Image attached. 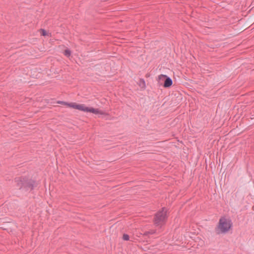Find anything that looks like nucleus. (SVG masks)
Segmentation results:
<instances>
[{
    "label": "nucleus",
    "instance_id": "3",
    "mask_svg": "<svg viewBox=\"0 0 254 254\" xmlns=\"http://www.w3.org/2000/svg\"><path fill=\"white\" fill-rule=\"evenodd\" d=\"M167 218V210L165 207L162 208L161 210L156 213L154 217V223L156 226L163 225Z\"/></svg>",
    "mask_w": 254,
    "mask_h": 254
},
{
    "label": "nucleus",
    "instance_id": "7",
    "mask_svg": "<svg viewBox=\"0 0 254 254\" xmlns=\"http://www.w3.org/2000/svg\"><path fill=\"white\" fill-rule=\"evenodd\" d=\"M77 105H78V104H77L75 103H69V107L72 108L73 109H77V107L76 106Z\"/></svg>",
    "mask_w": 254,
    "mask_h": 254
},
{
    "label": "nucleus",
    "instance_id": "9",
    "mask_svg": "<svg viewBox=\"0 0 254 254\" xmlns=\"http://www.w3.org/2000/svg\"><path fill=\"white\" fill-rule=\"evenodd\" d=\"M58 104H62V105H65V106H67L68 107H69V103H68L67 102H64V101H58Z\"/></svg>",
    "mask_w": 254,
    "mask_h": 254
},
{
    "label": "nucleus",
    "instance_id": "4",
    "mask_svg": "<svg viewBox=\"0 0 254 254\" xmlns=\"http://www.w3.org/2000/svg\"><path fill=\"white\" fill-rule=\"evenodd\" d=\"M158 80L159 81H164L163 86L165 88L170 87L173 84L172 80L166 75L160 74L158 76Z\"/></svg>",
    "mask_w": 254,
    "mask_h": 254
},
{
    "label": "nucleus",
    "instance_id": "2",
    "mask_svg": "<svg viewBox=\"0 0 254 254\" xmlns=\"http://www.w3.org/2000/svg\"><path fill=\"white\" fill-rule=\"evenodd\" d=\"M232 225L233 223L231 219L222 217L220 218L215 231L217 234H225L230 230Z\"/></svg>",
    "mask_w": 254,
    "mask_h": 254
},
{
    "label": "nucleus",
    "instance_id": "6",
    "mask_svg": "<svg viewBox=\"0 0 254 254\" xmlns=\"http://www.w3.org/2000/svg\"><path fill=\"white\" fill-rule=\"evenodd\" d=\"M64 54L67 57H69L71 55V51L68 49H66L64 50Z\"/></svg>",
    "mask_w": 254,
    "mask_h": 254
},
{
    "label": "nucleus",
    "instance_id": "11",
    "mask_svg": "<svg viewBox=\"0 0 254 254\" xmlns=\"http://www.w3.org/2000/svg\"><path fill=\"white\" fill-rule=\"evenodd\" d=\"M140 82H141V83H142L143 84V86L144 87L145 86V81L143 79H140Z\"/></svg>",
    "mask_w": 254,
    "mask_h": 254
},
{
    "label": "nucleus",
    "instance_id": "8",
    "mask_svg": "<svg viewBox=\"0 0 254 254\" xmlns=\"http://www.w3.org/2000/svg\"><path fill=\"white\" fill-rule=\"evenodd\" d=\"M123 239L125 241H128L129 240V237L127 234H124L123 236Z\"/></svg>",
    "mask_w": 254,
    "mask_h": 254
},
{
    "label": "nucleus",
    "instance_id": "1",
    "mask_svg": "<svg viewBox=\"0 0 254 254\" xmlns=\"http://www.w3.org/2000/svg\"><path fill=\"white\" fill-rule=\"evenodd\" d=\"M15 181L20 190L23 189L25 191H31L37 186L35 181L26 177L16 178Z\"/></svg>",
    "mask_w": 254,
    "mask_h": 254
},
{
    "label": "nucleus",
    "instance_id": "12",
    "mask_svg": "<svg viewBox=\"0 0 254 254\" xmlns=\"http://www.w3.org/2000/svg\"><path fill=\"white\" fill-rule=\"evenodd\" d=\"M147 233H149V234H154V231H151V232H145V233H144V235H147Z\"/></svg>",
    "mask_w": 254,
    "mask_h": 254
},
{
    "label": "nucleus",
    "instance_id": "10",
    "mask_svg": "<svg viewBox=\"0 0 254 254\" xmlns=\"http://www.w3.org/2000/svg\"><path fill=\"white\" fill-rule=\"evenodd\" d=\"M40 31H41V34L42 36H46L47 35V33L45 30L41 29Z\"/></svg>",
    "mask_w": 254,
    "mask_h": 254
},
{
    "label": "nucleus",
    "instance_id": "5",
    "mask_svg": "<svg viewBox=\"0 0 254 254\" xmlns=\"http://www.w3.org/2000/svg\"><path fill=\"white\" fill-rule=\"evenodd\" d=\"M76 107L77 109L80 111L90 112L96 114L99 113L98 109L86 107L84 104H78Z\"/></svg>",
    "mask_w": 254,
    "mask_h": 254
}]
</instances>
